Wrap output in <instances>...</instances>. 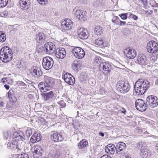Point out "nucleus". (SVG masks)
Instances as JSON below:
<instances>
[{
    "label": "nucleus",
    "mask_w": 158,
    "mask_h": 158,
    "mask_svg": "<svg viewBox=\"0 0 158 158\" xmlns=\"http://www.w3.org/2000/svg\"><path fill=\"white\" fill-rule=\"evenodd\" d=\"M126 112V110L125 109H124L123 111H122V112L124 113L125 114V113Z\"/></svg>",
    "instance_id": "obj_64"
},
{
    "label": "nucleus",
    "mask_w": 158,
    "mask_h": 158,
    "mask_svg": "<svg viewBox=\"0 0 158 158\" xmlns=\"http://www.w3.org/2000/svg\"><path fill=\"white\" fill-rule=\"evenodd\" d=\"M72 52L76 57L79 59L83 58L85 54V52L83 49L77 47H75L73 48Z\"/></svg>",
    "instance_id": "obj_10"
},
{
    "label": "nucleus",
    "mask_w": 158,
    "mask_h": 158,
    "mask_svg": "<svg viewBox=\"0 0 158 158\" xmlns=\"http://www.w3.org/2000/svg\"><path fill=\"white\" fill-rule=\"evenodd\" d=\"M15 96L14 91L13 89H10L9 90L8 93V98L12 96Z\"/></svg>",
    "instance_id": "obj_42"
},
{
    "label": "nucleus",
    "mask_w": 158,
    "mask_h": 158,
    "mask_svg": "<svg viewBox=\"0 0 158 158\" xmlns=\"http://www.w3.org/2000/svg\"><path fill=\"white\" fill-rule=\"evenodd\" d=\"M105 150L107 153L113 154L116 151V146L113 144H109L105 147Z\"/></svg>",
    "instance_id": "obj_21"
},
{
    "label": "nucleus",
    "mask_w": 158,
    "mask_h": 158,
    "mask_svg": "<svg viewBox=\"0 0 158 158\" xmlns=\"http://www.w3.org/2000/svg\"><path fill=\"white\" fill-rule=\"evenodd\" d=\"M127 14L126 13H124L123 14H121L120 15H119V16L123 20L126 19L127 18Z\"/></svg>",
    "instance_id": "obj_41"
},
{
    "label": "nucleus",
    "mask_w": 158,
    "mask_h": 158,
    "mask_svg": "<svg viewBox=\"0 0 158 158\" xmlns=\"http://www.w3.org/2000/svg\"><path fill=\"white\" fill-rule=\"evenodd\" d=\"M16 85L19 88L23 89L26 88V84L24 82L21 81H18L16 83Z\"/></svg>",
    "instance_id": "obj_33"
},
{
    "label": "nucleus",
    "mask_w": 158,
    "mask_h": 158,
    "mask_svg": "<svg viewBox=\"0 0 158 158\" xmlns=\"http://www.w3.org/2000/svg\"><path fill=\"white\" fill-rule=\"evenodd\" d=\"M118 20H119L118 17L117 16H114L112 19V21L115 24H116L118 22Z\"/></svg>",
    "instance_id": "obj_43"
},
{
    "label": "nucleus",
    "mask_w": 158,
    "mask_h": 158,
    "mask_svg": "<svg viewBox=\"0 0 158 158\" xmlns=\"http://www.w3.org/2000/svg\"><path fill=\"white\" fill-rule=\"evenodd\" d=\"M46 39V36L44 33L39 32L36 33L35 39L37 42L41 44H44Z\"/></svg>",
    "instance_id": "obj_15"
},
{
    "label": "nucleus",
    "mask_w": 158,
    "mask_h": 158,
    "mask_svg": "<svg viewBox=\"0 0 158 158\" xmlns=\"http://www.w3.org/2000/svg\"><path fill=\"white\" fill-rule=\"evenodd\" d=\"M95 81L93 78H90L89 80V83L90 85L93 84L95 83Z\"/></svg>",
    "instance_id": "obj_49"
},
{
    "label": "nucleus",
    "mask_w": 158,
    "mask_h": 158,
    "mask_svg": "<svg viewBox=\"0 0 158 158\" xmlns=\"http://www.w3.org/2000/svg\"><path fill=\"white\" fill-rule=\"evenodd\" d=\"M126 148V144L123 142H119L116 146V152L117 153L119 154L120 152L124 150Z\"/></svg>",
    "instance_id": "obj_26"
},
{
    "label": "nucleus",
    "mask_w": 158,
    "mask_h": 158,
    "mask_svg": "<svg viewBox=\"0 0 158 158\" xmlns=\"http://www.w3.org/2000/svg\"><path fill=\"white\" fill-rule=\"evenodd\" d=\"M107 44L103 39L99 40V55H103L105 53V47L107 46Z\"/></svg>",
    "instance_id": "obj_25"
},
{
    "label": "nucleus",
    "mask_w": 158,
    "mask_h": 158,
    "mask_svg": "<svg viewBox=\"0 0 158 158\" xmlns=\"http://www.w3.org/2000/svg\"><path fill=\"white\" fill-rule=\"evenodd\" d=\"M51 137V139L55 142H60L64 139L62 135L56 131H53L52 132Z\"/></svg>",
    "instance_id": "obj_14"
},
{
    "label": "nucleus",
    "mask_w": 158,
    "mask_h": 158,
    "mask_svg": "<svg viewBox=\"0 0 158 158\" xmlns=\"http://www.w3.org/2000/svg\"><path fill=\"white\" fill-rule=\"evenodd\" d=\"M124 53L126 54V56L130 59H134L136 56L135 51L129 48L126 49L124 51Z\"/></svg>",
    "instance_id": "obj_19"
},
{
    "label": "nucleus",
    "mask_w": 158,
    "mask_h": 158,
    "mask_svg": "<svg viewBox=\"0 0 158 158\" xmlns=\"http://www.w3.org/2000/svg\"><path fill=\"white\" fill-rule=\"evenodd\" d=\"M66 54L65 49L63 48H60L58 51H56V56L58 59H62L64 58Z\"/></svg>",
    "instance_id": "obj_24"
},
{
    "label": "nucleus",
    "mask_w": 158,
    "mask_h": 158,
    "mask_svg": "<svg viewBox=\"0 0 158 158\" xmlns=\"http://www.w3.org/2000/svg\"><path fill=\"white\" fill-rule=\"evenodd\" d=\"M55 79L46 75H44L43 81L40 82L38 87L41 92L50 90L55 84Z\"/></svg>",
    "instance_id": "obj_1"
},
{
    "label": "nucleus",
    "mask_w": 158,
    "mask_h": 158,
    "mask_svg": "<svg viewBox=\"0 0 158 158\" xmlns=\"http://www.w3.org/2000/svg\"><path fill=\"white\" fill-rule=\"evenodd\" d=\"M145 13L148 15H151L153 13V10H146L145 11Z\"/></svg>",
    "instance_id": "obj_51"
},
{
    "label": "nucleus",
    "mask_w": 158,
    "mask_h": 158,
    "mask_svg": "<svg viewBox=\"0 0 158 158\" xmlns=\"http://www.w3.org/2000/svg\"><path fill=\"white\" fill-rule=\"evenodd\" d=\"M144 143L142 142H140L137 143V147L140 149L142 148H144Z\"/></svg>",
    "instance_id": "obj_38"
},
{
    "label": "nucleus",
    "mask_w": 158,
    "mask_h": 158,
    "mask_svg": "<svg viewBox=\"0 0 158 158\" xmlns=\"http://www.w3.org/2000/svg\"><path fill=\"white\" fill-rule=\"evenodd\" d=\"M95 44H96L97 45H98L99 44V40L98 39L96 40L95 41Z\"/></svg>",
    "instance_id": "obj_59"
},
{
    "label": "nucleus",
    "mask_w": 158,
    "mask_h": 158,
    "mask_svg": "<svg viewBox=\"0 0 158 158\" xmlns=\"http://www.w3.org/2000/svg\"><path fill=\"white\" fill-rule=\"evenodd\" d=\"M38 2L42 5L46 4L48 2V0H37Z\"/></svg>",
    "instance_id": "obj_45"
},
{
    "label": "nucleus",
    "mask_w": 158,
    "mask_h": 158,
    "mask_svg": "<svg viewBox=\"0 0 158 158\" xmlns=\"http://www.w3.org/2000/svg\"><path fill=\"white\" fill-rule=\"evenodd\" d=\"M81 66V63L78 60H74L72 63V67L75 71H78Z\"/></svg>",
    "instance_id": "obj_30"
},
{
    "label": "nucleus",
    "mask_w": 158,
    "mask_h": 158,
    "mask_svg": "<svg viewBox=\"0 0 158 158\" xmlns=\"http://www.w3.org/2000/svg\"><path fill=\"white\" fill-rule=\"evenodd\" d=\"M150 83L147 80L139 79L134 85L135 92L139 95L143 94L149 88Z\"/></svg>",
    "instance_id": "obj_2"
},
{
    "label": "nucleus",
    "mask_w": 158,
    "mask_h": 158,
    "mask_svg": "<svg viewBox=\"0 0 158 158\" xmlns=\"http://www.w3.org/2000/svg\"><path fill=\"white\" fill-rule=\"evenodd\" d=\"M77 33L78 37L81 39H86L88 37V31L86 29L84 28H80L78 29Z\"/></svg>",
    "instance_id": "obj_16"
},
{
    "label": "nucleus",
    "mask_w": 158,
    "mask_h": 158,
    "mask_svg": "<svg viewBox=\"0 0 158 158\" xmlns=\"http://www.w3.org/2000/svg\"><path fill=\"white\" fill-rule=\"evenodd\" d=\"M76 17L79 19H81L83 18V12L80 10H77L75 13Z\"/></svg>",
    "instance_id": "obj_32"
},
{
    "label": "nucleus",
    "mask_w": 158,
    "mask_h": 158,
    "mask_svg": "<svg viewBox=\"0 0 158 158\" xmlns=\"http://www.w3.org/2000/svg\"><path fill=\"white\" fill-rule=\"evenodd\" d=\"M6 39V34L2 31H0V42H3Z\"/></svg>",
    "instance_id": "obj_34"
},
{
    "label": "nucleus",
    "mask_w": 158,
    "mask_h": 158,
    "mask_svg": "<svg viewBox=\"0 0 158 158\" xmlns=\"http://www.w3.org/2000/svg\"><path fill=\"white\" fill-rule=\"evenodd\" d=\"M55 48V44L53 43L50 42L46 43L44 46V50H45L46 52L49 54L53 53Z\"/></svg>",
    "instance_id": "obj_17"
},
{
    "label": "nucleus",
    "mask_w": 158,
    "mask_h": 158,
    "mask_svg": "<svg viewBox=\"0 0 158 158\" xmlns=\"http://www.w3.org/2000/svg\"><path fill=\"white\" fill-rule=\"evenodd\" d=\"M125 157L126 158H131L130 155H125Z\"/></svg>",
    "instance_id": "obj_63"
},
{
    "label": "nucleus",
    "mask_w": 158,
    "mask_h": 158,
    "mask_svg": "<svg viewBox=\"0 0 158 158\" xmlns=\"http://www.w3.org/2000/svg\"><path fill=\"white\" fill-rule=\"evenodd\" d=\"M8 0H0V7L6 6L8 3Z\"/></svg>",
    "instance_id": "obj_35"
},
{
    "label": "nucleus",
    "mask_w": 158,
    "mask_h": 158,
    "mask_svg": "<svg viewBox=\"0 0 158 158\" xmlns=\"http://www.w3.org/2000/svg\"><path fill=\"white\" fill-rule=\"evenodd\" d=\"M103 28L102 27H99V35H101L103 33Z\"/></svg>",
    "instance_id": "obj_55"
},
{
    "label": "nucleus",
    "mask_w": 158,
    "mask_h": 158,
    "mask_svg": "<svg viewBox=\"0 0 158 158\" xmlns=\"http://www.w3.org/2000/svg\"><path fill=\"white\" fill-rule=\"evenodd\" d=\"M135 106L136 108L140 111H145L148 108L146 102L145 103L144 101L141 99H138L136 101Z\"/></svg>",
    "instance_id": "obj_12"
},
{
    "label": "nucleus",
    "mask_w": 158,
    "mask_h": 158,
    "mask_svg": "<svg viewBox=\"0 0 158 158\" xmlns=\"http://www.w3.org/2000/svg\"><path fill=\"white\" fill-rule=\"evenodd\" d=\"M43 68L46 70L51 69L53 64V61L52 58L49 56H46L44 58L42 63Z\"/></svg>",
    "instance_id": "obj_8"
},
{
    "label": "nucleus",
    "mask_w": 158,
    "mask_h": 158,
    "mask_svg": "<svg viewBox=\"0 0 158 158\" xmlns=\"http://www.w3.org/2000/svg\"><path fill=\"white\" fill-rule=\"evenodd\" d=\"M63 78L65 82L69 85H73L75 83L74 77L69 73H65Z\"/></svg>",
    "instance_id": "obj_13"
},
{
    "label": "nucleus",
    "mask_w": 158,
    "mask_h": 158,
    "mask_svg": "<svg viewBox=\"0 0 158 158\" xmlns=\"http://www.w3.org/2000/svg\"><path fill=\"white\" fill-rule=\"evenodd\" d=\"M32 131L30 128H28L26 131V135L28 137H29L32 134Z\"/></svg>",
    "instance_id": "obj_37"
},
{
    "label": "nucleus",
    "mask_w": 158,
    "mask_h": 158,
    "mask_svg": "<svg viewBox=\"0 0 158 158\" xmlns=\"http://www.w3.org/2000/svg\"><path fill=\"white\" fill-rule=\"evenodd\" d=\"M29 0H20L19 1V6L20 8L24 10L28 9L30 5Z\"/></svg>",
    "instance_id": "obj_22"
},
{
    "label": "nucleus",
    "mask_w": 158,
    "mask_h": 158,
    "mask_svg": "<svg viewBox=\"0 0 158 158\" xmlns=\"http://www.w3.org/2000/svg\"><path fill=\"white\" fill-rule=\"evenodd\" d=\"M31 73L33 76L40 77L42 74V72L41 70L39 69L36 66H33L31 69Z\"/></svg>",
    "instance_id": "obj_28"
},
{
    "label": "nucleus",
    "mask_w": 158,
    "mask_h": 158,
    "mask_svg": "<svg viewBox=\"0 0 158 158\" xmlns=\"http://www.w3.org/2000/svg\"><path fill=\"white\" fill-rule=\"evenodd\" d=\"M18 158H29V156L27 154L23 153L21 154H19Z\"/></svg>",
    "instance_id": "obj_39"
},
{
    "label": "nucleus",
    "mask_w": 158,
    "mask_h": 158,
    "mask_svg": "<svg viewBox=\"0 0 158 158\" xmlns=\"http://www.w3.org/2000/svg\"><path fill=\"white\" fill-rule=\"evenodd\" d=\"M138 63L142 65L145 66L148 64V60L144 55H139L137 57Z\"/></svg>",
    "instance_id": "obj_20"
},
{
    "label": "nucleus",
    "mask_w": 158,
    "mask_h": 158,
    "mask_svg": "<svg viewBox=\"0 0 158 158\" xmlns=\"http://www.w3.org/2000/svg\"><path fill=\"white\" fill-rule=\"evenodd\" d=\"M151 155L150 151L147 148H142L141 150L140 155L142 158H147Z\"/></svg>",
    "instance_id": "obj_23"
},
{
    "label": "nucleus",
    "mask_w": 158,
    "mask_h": 158,
    "mask_svg": "<svg viewBox=\"0 0 158 158\" xmlns=\"http://www.w3.org/2000/svg\"><path fill=\"white\" fill-rule=\"evenodd\" d=\"M94 33L95 35H98V34L99 33V26L98 24L97 25H95L94 26Z\"/></svg>",
    "instance_id": "obj_36"
},
{
    "label": "nucleus",
    "mask_w": 158,
    "mask_h": 158,
    "mask_svg": "<svg viewBox=\"0 0 158 158\" xmlns=\"http://www.w3.org/2000/svg\"><path fill=\"white\" fill-rule=\"evenodd\" d=\"M100 1L101 3V5L102 6H103L105 4V0H99V2H100Z\"/></svg>",
    "instance_id": "obj_56"
},
{
    "label": "nucleus",
    "mask_w": 158,
    "mask_h": 158,
    "mask_svg": "<svg viewBox=\"0 0 158 158\" xmlns=\"http://www.w3.org/2000/svg\"><path fill=\"white\" fill-rule=\"evenodd\" d=\"M146 105L147 108H154L158 105V99L155 96L150 95L148 96L146 99Z\"/></svg>",
    "instance_id": "obj_6"
},
{
    "label": "nucleus",
    "mask_w": 158,
    "mask_h": 158,
    "mask_svg": "<svg viewBox=\"0 0 158 158\" xmlns=\"http://www.w3.org/2000/svg\"><path fill=\"white\" fill-rule=\"evenodd\" d=\"M4 103L2 102H0V106L2 107L4 106Z\"/></svg>",
    "instance_id": "obj_60"
},
{
    "label": "nucleus",
    "mask_w": 158,
    "mask_h": 158,
    "mask_svg": "<svg viewBox=\"0 0 158 158\" xmlns=\"http://www.w3.org/2000/svg\"><path fill=\"white\" fill-rule=\"evenodd\" d=\"M141 2L144 5H146L148 3L147 0H141Z\"/></svg>",
    "instance_id": "obj_53"
},
{
    "label": "nucleus",
    "mask_w": 158,
    "mask_h": 158,
    "mask_svg": "<svg viewBox=\"0 0 158 158\" xmlns=\"http://www.w3.org/2000/svg\"><path fill=\"white\" fill-rule=\"evenodd\" d=\"M13 54L11 49L8 46H5L0 51V58L3 62L7 63L12 60Z\"/></svg>",
    "instance_id": "obj_3"
},
{
    "label": "nucleus",
    "mask_w": 158,
    "mask_h": 158,
    "mask_svg": "<svg viewBox=\"0 0 158 158\" xmlns=\"http://www.w3.org/2000/svg\"><path fill=\"white\" fill-rule=\"evenodd\" d=\"M2 83L4 84H5L7 82V79L6 78H4L2 79Z\"/></svg>",
    "instance_id": "obj_52"
},
{
    "label": "nucleus",
    "mask_w": 158,
    "mask_h": 158,
    "mask_svg": "<svg viewBox=\"0 0 158 158\" xmlns=\"http://www.w3.org/2000/svg\"><path fill=\"white\" fill-rule=\"evenodd\" d=\"M14 141L16 143L17 148L19 146L18 144L25 140L24 136L23 133L22 132H15L13 135Z\"/></svg>",
    "instance_id": "obj_11"
},
{
    "label": "nucleus",
    "mask_w": 158,
    "mask_h": 158,
    "mask_svg": "<svg viewBox=\"0 0 158 158\" xmlns=\"http://www.w3.org/2000/svg\"><path fill=\"white\" fill-rule=\"evenodd\" d=\"M41 95L44 97L45 100L47 101L52 98L54 95V94L52 91H50L47 93H43Z\"/></svg>",
    "instance_id": "obj_31"
},
{
    "label": "nucleus",
    "mask_w": 158,
    "mask_h": 158,
    "mask_svg": "<svg viewBox=\"0 0 158 158\" xmlns=\"http://www.w3.org/2000/svg\"><path fill=\"white\" fill-rule=\"evenodd\" d=\"M8 15L7 11L5 10L2 12L0 13V15L2 17H5Z\"/></svg>",
    "instance_id": "obj_44"
},
{
    "label": "nucleus",
    "mask_w": 158,
    "mask_h": 158,
    "mask_svg": "<svg viewBox=\"0 0 158 158\" xmlns=\"http://www.w3.org/2000/svg\"><path fill=\"white\" fill-rule=\"evenodd\" d=\"M100 158H111V157L107 155H104L102 156Z\"/></svg>",
    "instance_id": "obj_54"
},
{
    "label": "nucleus",
    "mask_w": 158,
    "mask_h": 158,
    "mask_svg": "<svg viewBox=\"0 0 158 158\" xmlns=\"http://www.w3.org/2000/svg\"><path fill=\"white\" fill-rule=\"evenodd\" d=\"M10 101L13 102L15 103L17 101V98H16L15 96H12L8 98Z\"/></svg>",
    "instance_id": "obj_40"
},
{
    "label": "nucleus",
    "mask_w": 158,
    "mask_h": 158,
    "mask_svg": "<svg viewBox=\"0 0 158 158\" xmlns=\"http://www.w3.org/2000/svg\"><path fill=\"white\" fill-rule=\"evenodd\" d=\"M73 22L68 18L63 19L61 21V28L63 31L71 30L73 27Z\"/></svg>",
    "instance_id": "obj_7"
},
{
    "label": "nucleus",
    "mask_w": 158,
    "mask_h": 158,
    "mask_svg": "<svg viewBox=\"0 0 158 158\" xmlns=\"http://www.w3.org/2000/svg\"><path fill=\"white\" fill-rule=\"evenodd\" d=\"M105 90L102 88H101L99 90V95H105Z\"/></svg>",
    "instance_id": "obj_48"
},
{
    "label": "nucleus",
    "mask_w": 158,
    "mask_h": 158,
    "mask_svg": "<svg viewBox=\"0 0 158 158\" xmlns=\"http://www.w3.org/2000/svg\"><path fill=\"white\" fill-rule=\"evenodd\" d=\"M111 69L112 67L110 64L104 60L102 61L101 59H99V71L105 75H107L110 74Z\"/></svg>",
    "instance_id": "obj_5"
},
{
    "label": "nucleus",
    "mask_w": 158,
    "mask_h": 158,
    "mask_svg": "<svg viewBox=\"0 0 158 158\" xmlns=\"http://www.w3.org/2000/svg\"><path fill=\"white\" fill-rule=\"evenodd\" d=\"M99 135H101L102 137H103L104 135V134L103 133L100 132Z\"/></svg>",
    "instance_id": "obj_61"
},
{
    "label": "nucleus",
    "mask_w": 158,
    "mask_h": 158,
    "mask_svg": "<svg viewBox=\"0 0 158 158\" xmlns=\"http://www.w3.org/2000/svg\"><path fill=\"white\" fill-rule=\"evenodd\" d=\"M147 49L148 52L155 53L158 50V44L154 41H151L147 44Z\"/></svg>",
    "instance_id": "obj_9"
},
{
    "label": "nucleus",
    "mask_w": 158,
    "mask_h": 158,
    "mask_svg": "<svg viewBox=\"0 0 158 158\" xmlns=\"http://www.w3.org/2000/svg\"><path fill=\"white\" fill-rule=\"evenodd\" d=\"M129 17L130 18L133 19L134 20H137L138 19L137 16L133 14H131L130 15Z\"/></svg>",
    "instance_id": "obj_47"
},
{
    "label": "nucleus",
    "mask_w": 158,
    "mask_h": 158,
    "mask_svg": "<svg viewBox=\"0 0 158 158\" xmlns=\"http://www.w3.org/2000/svg\"><path fill=\"white\" fill-rule=\"evenodd\" d=\"M33 149V152L34 157L39 158L42 156L43 150L40 146L38 145L34 146Z\"/></svg>",
    "instance_id": "obj_18"
},
{
    "label": "nucleus",
    "mask_w": 158,
    "mask_h": 158,
    "mask_svg": "<svg viewBox=\"0 0 158 158\" xmlns=\"http://www.w3.org/2000/svg\"><path fill=\"white\" fill-rule=\"evenodd\" d=\"M4 86L6 89L8 90L9 89V86L8 85L5 84Z\"/></svg>",
    "instance_id": "obj_58"
},
{
    "label": "nucleus",
    "mask_w": 158,
    "mask_h": 158,
    "mask_svg": "<svg viewBox=\"0 0 158 158\" xmlns=\"http://www.w3.org/2000/svg\"><path fill=\"white\" fill-rule=\"evenodd\" d=\"M99 61V56H97L95 57V59L94 60V63L95 64H98V62Z\"/></svg>",
    "instance_id": "obj_50"
},
{
    "label": "nucleus",
    "mask_w": 158,
    "mask_h": 158,
    "mask_svg": "<svg viewBox=\"0 0 158 158\" xmlns=\"http://www.w3.org/2000/svg\"><path fill=\"white\" fill-rule=\"evenodd\" d=\"M41 139V136L40 134H34L31 137L30 141L33 143L39 141Z\"/></svg>",
    "instance_id": "obj_29"
},
{
    "label": "nucleus",
    "mask_w": 158,
    "mask_h": 158,
    "mask_svg": "<svg viewBox=\"0 0 158 158\" xmlns=\"http://www.w3.org/2000/svg\"><path fill=\"white\" fill-rule=\"evenodd\" d=\"M119 20L120 21V25H125V24H126L125 22L122 21H121L120 20Z\"/></svg>",
    "instance_id": "obj_57"
},
{
    "label": "nucleus",
    "mask_w": 158,
    "mask_h": 158,
    "mask_svg": "<svg viewBox=\"0 0 158 158\" xmlns=\"http://www.w3.org/2000/svg\"><path fill=\"white\" fill-rule=\"evenodd\" d=\"M89 145L88 142L85 139L81 140L77 144V147L80 149H82L87 148Z\"/></svg>",
    "instance_id": "obj_27"
},
{
    "label": "nucleus",
    "mask_w": 158,
    "mask_h": 158,
    "mask_svg": "<svg viewBox=\"0 0 158 158\" xmlns=\"http://www.w3.org/2000/svg\"><path fill=\"white\" fill-rule=\"evenodd\" d=\"M156 149L157 150V151L158 152V143L156 144Z\"/></svg>",
    "instance_id": "obj_62"
},
{
    "label": "nucleus",
    "mask_w": 158,
    "mask_h": 158,
    "mask_svg": "<svg viewBox=\"0 0 158 158\" xmlns=\"http://www.w3.org/2000/svg\"><path fill=\"white\" fill-rule=\"evenodd\" d=\"M130 86L128 81H121L117 82L116 85L117 90L121 93L125 94L128 92L130 89Z\"/></svg>",
    "instance_id": "obj_4"
},
{
    "label": "nucleus",
    "mask_w": 158,
    "mask_h": 158,
    "mask_svg": "<svg viewBox=\"0 0 158 158\" xmlns=\"http://www.w3.org/2000/svg\"><path fill=\"white\" fill-rule=\"evenodd\" d=\"M58 104L62 107H64L66 106V104L64 101L61 100L59 102Z\"/></svg>",
    "instance_id": "obj_46"
}]
</instances>
